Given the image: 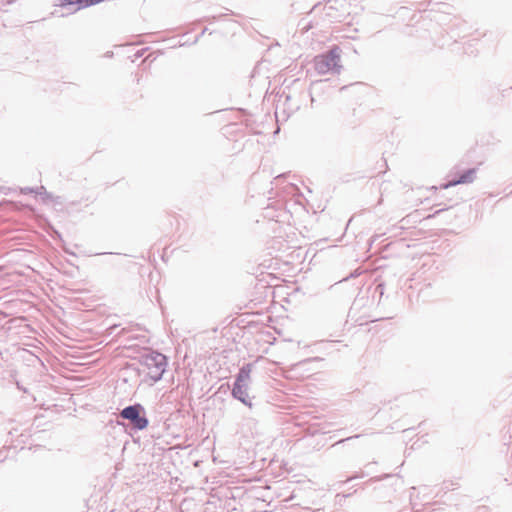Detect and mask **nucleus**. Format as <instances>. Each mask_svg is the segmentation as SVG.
I'll use <instances>...</instances> for the list:
<instances>
[{"instance_id": "f03ea898", "label": "nucleus", "mask_w": 512, "mask_h": 512, "mask_svg": "<svg viewBox=\"0 0 512 512\" xmlns=\"http://www.w3.org/2000/svg\"><path fill=\"white\" fill-rule=\"evenodd\" d=\"M145 365L149 369L150 378L157 381L161 378L166 368V358L161 354L149 356L145 360Z\"/></svg>"}, {"instance_id": "423d86ee", "label": "nucleus", "mask_w": 512, "mask_h": 512, "mask_svg": "<svg viewBox=\"0 0 512 512\" xmlns=\"http://www.w3.org/2000/svg\"><path fill=\"white\" fill-rule=\"evenodd\" d=\"M250 378V368H242L237 376L235 383H245L247 384Z\"/></svg>"}, {"instance_id": "f257e3e1", "label": "nucleus", "mask_w": 512, "mask_h": 512, "mask_svg": "<svg viewBox=\"0 0 512 512\" xmlns=\"http://www.w3.org/2000/svg\"><path fill=\"white\" fill-rule=\"evenodd\" d=\"M341 49L335 45L326 53L317 55L314 60V69L319 75H326L330 72H339L341 69Z\"/></svg>"}, {"instance_id": "20e7f679", "label": "nucleus", "mask_w": 512, "mask_h": 512, "mask_svg": "<svg viewBox=\"0 0 512 512\" xmlns=\"http://www.w3.org/2000/svg\"><path fill=\"white\" fill-rule=\"evenodd\" d=\"M232 395L241 401L243 404L252 407V403L248 396V386L245 383H234V387L232 389Z\"/></svg>"}, {"instance_id": "0eeeda50", "label": "nucleus", "mask_w": 512, "mask_h": 512, "mask_svg": "<svg viewBox=\"0 0 512 512\" xmlns=\"http://www.w3.org/2000/svg\"><path fill=\"white\" fill-rule=\"evenodd\" d=\"M62 5H78L79 8L83 7V0H60Z\"/></svg>"}, {"instance_id": "39448f33", "label": "nucleus", "mask_w": 512, "mask_h": 512, "mask_svg": "<svg viewBox=\"0 0 512 512\" xmlns=\"http://www.w3.org/2000/svg\"><path fill=\"white\" fill-rule=\"evenodd\" d=\"M475 175H476V170L475 169H469L468 171L463 173L457 180L451 181L447 185V187L448 186H455V185H458V184L471 183V182L474 181Z\"/></svg>"}, {"instance_id": "7ed1b4c3", "label": "nucleus", "mask_w": 512, "mask_h": 512, "mask_svg": "<svg viewBox=\"0 0 512 512\" xmlns=\"http://www.w3.org/2000/svg\"><path fill=\"white\" fill-rule=\"evenodd\" d=\"M142 407L140 405H133L126 407L122 410L121 416L124 419L130 420L138 429H145L148 426V420L140 416Z\"/></svg>"}]
</instances>
